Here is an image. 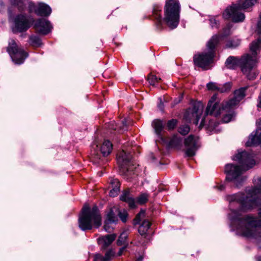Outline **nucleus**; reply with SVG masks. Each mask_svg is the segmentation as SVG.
Returning <instances> with one entry per match:
<instances>
[{
  "label": "nucleus",
  "mask_w": 261,
  "mask_h": 261,
  "mask_svg": "<svg viewBox=\"0 0 261 261\" xmlns=\"http://www.w3.org/2000/svg\"><path fill=\"white\" fill-rule=\"evenodd\" d=\"M246 193L227 196L229 218L241 236L261 241V179L258 187Z\"/></svg>",
  "instance_id": "f257e3e1"
},
{
  "label": "nucleus",
  "mask_w": 261,
  "mask_h": 261,
  "mask_svg": "<svg viewBox=\"0 0 261 261\" xmlns=\"http://www.w3.org/2000/svg\"><path fill=\"white\" fill-rule=\"evenodd\" d=\"M232 160L237 161L240 166L233 164L226 165V180L233 181L236 186L239 187L246 179V177L242 175L243 172L252 168L255 164L254 155L246 151L238 150V153L232 156Z\"/></svg>",
  "instance_id": "f03ea898"
},
{
  "label": "nucleus",
  "mask_w": 261,
  "mask_h": 261,
  "mask_svg": "<svg viewBox=\"0 0 261 261\" xmlns=\"http://www.w3.org/2000/svg\"><path fill=\"white\" fill-rule=\"evenodd\" d=\"M261 49V38L258 37L250 44V54H246L241 57V69L242 72L249 80H254L257 73L252 69L257 62V55Z\"/></svg>",
  "instance_id": "7ed1b4c3"
},
{
  "label": "nucleus",
  "mask_w": 261,
  "mask_h": 261,
  "mask_svg": "<svg viewBox=\"0 0 261 261\" xmlns=\"http://www.w3.org/2000/svg\"><path fill=\"white\" fill-rule=\"evenodd\" d=\"M101 224V217L97 206L94 205L91 208L88 205H84L79 218L80 228L85 231L92 228H97Z\"/></svg>",
  "instance_id": "20e7f679"
},
{
  "label": "nucleus",
  "mask_w": 261,
  "mask_h": 261,
  "mask_svg": "<svg viewBox=\"0 0 261 261\" xmlns=\"http://www.w3.org/2000/svg\"><path fill=\"white\" fill-rule=\"evenodd\" d=\"M218 44V37L213 36L207 43V50L195 55L193 57L195 65L204 70L208 69L210 64L213 62L215 53V48Z\"/></svg>",
  "instance_id": "39448f33"
},
{
  "label": "nucleus",
  "mask_w": 261,
  "mask_h": 261,
  "mask_svg": "<svg viewBox=\"0 0 261 261\" xmlns=\"http://www.w3.org/2000/svg\"><path fill=\"white\" fill-rule=\"evenodd\" d=\"M256 0H238L236 4L227 8L223 13L225 19H231L234 22L243 21L245 19L244 14L240 10L247 9L256 3Z\"/></svg>",
  "instance_id": "423d86ee"
},
{
  "label": "nucleus",
  "mask_w": 261,
  "mask_h": 261,
  "mask_svg": "<svg viewBox=\"0 0 261 261\" xmlns=\"http://www.w3.org/2000/svg\"><path fill=\"white\" fill-rule=\"evenodd\" d=\"M180 7L178 0H167L163 19L171 29L176 28L179 21Z\"/></svg>",
  "instance_id": "0eeeda50"
},
{
  "label": "nucleus",
  "mask_w": 261,
  "mask_h": 261,
  "mask_svg": "<svg viewBox=\"0 0 261 261\" xmlns=\"http://www.w3.org/2000/svg\"><path fill=\"white\" fill-rule=\"evenodd\" d=\"M93 150H91V160L94 164H100L102 159L101 155L98 152L97 149L100 150L101 153L103 156L109 155L113 150V144L108 140H105L100 145V147L98 145L93 146Z\"/></svg>",
  "instance_id": "6e6552de"
},
{
  "label": "nucleus",
  "mask_w": 261,
  "mask_h": 261,
  "mask_svg": "<svg viewBox=\"0 0 261 261\" xmlns=\"http://www.w3.org/2000/svg\"><path fill=\"white\" fill-rule=\"evenodd\" d=\"M225 105V101L220 103L218 100L217 95H214L209 100L207 104L205 113L206 115H213L218 117L221 114L223 113V111H228L231 109H224L223 108Z\"/></svg>",
  "instance_id": "1a4fd4ad"
},
{
  "label": "nucleus",
  "mask_w": 261,
  "mask_h": 261,
  "mask_svg": "<svg viewBox=\"0 0 261 261\" xmlns=\"http://www.w3.org/2000/svg\"><path fill=\"white\" fill-rule=\"evenodd\" d=\"M7 51L11 57L13 61L17 64H22L28 56L27 53L23 49L18 47L13 39H11L9 42Z\"/></svg>",
  "instance_id": "9d476101"
},
{
  "label": "nucleus",
  "mask_w": 261,
  "mask_h": 261,
  "mask_svg": "<svg viewBox=\"0 0 261 261\" xmlns=\"http://www.w3.org/2000/svg\"><path fill=\"white\" fill-rule=\"evenodd\" d=\"M132 158L131 154L126 152L123 149L117 154V160L120 171L126 176L129 172Z\"/></svg>",
  "instance_id": "9b49d317"
},
{
  "label": "nucleus",
  "mask_w": 261,
  "mask_h": 261,
  "mask_svg": "<svg viewBox=\"0 0 261 261\" xmlns=\"http://www.w3.org/2000/svg\"><path fill=\"white\" fill-rule=\"evenodd\" d=\"M185 145L186 148L185 151L186 155L188 156H194L200 146L199 138L193 135H190L185 139Z\"/></svg>",
  "instance_id": "f8f14e48"
},
{
  "label": "nucleus",
  "mask_w": 261,
  "mask_h": 261,
  "mask_svg": "<svg viewBox=\"0 0 261 261\" xmlns=\"http://www.w3.org/2000/svg\"><path fill=\"white\" fill-rule=\"evenodd\" d=\"M202 112L201 107L194 106L192 109H189L186 111L184 119L187 122L193 121V123L197 125Z\"/></svg>",
  "instance_id": "ddd939ff"
},
{
  "label": "nucleus",
  "mask_w": 261,
  "mask_h": 261,
  "mask_svg": "<svg viewBox=\"0 0 261 261\" xmlns=\"http://www.w3.org/2000/svg\"><path fill=\"white\" fill-rule=\"evenodd\" d=\"M29 9L30 12H34L37 15L48 16L51 12L50 7L43 3H39L37 5L30 2L29 3Z\"/></svg>",
  "instance_id": "4468645a"
},
{
  "label": "nucleus",
  "mask_w": 261,
  "mask_h": 261,
  "mask_svg": "<svg viewBox=\"0 0 261 261\" xmlns=\"http://www.w3.org/2000/svg\"><path fill=\"white\" fill-rule=\"evenodd\" d=\"M247 87H242L237 90L234 92V97L228 101H225L224 109H233L239 102L245 97V91Z\"/></svg>",
  "instance_id": "2eb2a0df"
},
{
  "label": "nucleus",
  "mask_w": 261,
  "mask_h": 261,
  "mask_svg": "<svg viewBox=\"0 0 261 261\" xmlns=\"http://www.w3.org/2000/svg\"><path fill=\"white\" fill-rule=\"evenodd\" d=\"M257 128L249 136L248 140L246 143V146H251L259 145L261 146V119L256 120Z\"/></svg>",
  "instance_id": "dca6fc26"
},
{
  "label": "nucleus",
  "mask_w": 261,
  "mask_h": 261,
  "mask_svg": "<svg viewBox=\"0 0 261 261\" xmlns=\"http://www.w3.org/2000/svg\"><path fill=\"white\" fill-rule=\"evenodd\" d=\"M34 27L37 33L42 35L48 34L53 29L50 22L44 18L37 20L34 24Z\"/></svg>",
  "instance_id": "f3484780"
},
{
  "label": "nucleus",
  "mask_w": 261,
  "mask_h": 261,
  "mask_svg": "<svg viewBox=\"0 0 261 261\" xmlns=\"http://www.w3.org/2000/svg\"><path fill=\"white\" fill-rule=\"evenodd\" d=\"M33 19L28 18L24 15H18L15 19V27L16 29L20 32L27 31L30 26Z\"/></svg>",
  "instance_id": "a211bd4d"
},
{
  "label": "nucleus",
  "mask_w": 261,
  "mask_h": 261,
  "mask_svg": "<svg viewBox=\"0 0 261 261\" xmlns=\"http://www.w3.org/2000/svg\"><path fill=\"white\" fill-rule=\"evenodd\" d=\"M118 221L117 217L115 214L113 210L111 209L107 214L104 225L105 230L107 232H111L113 229V227L112 225L116 223Z\"/></svg>",
  "instance_id": "6ab92c4d"
},
{
  "label": "nucleus",
  "mask_w": 261,
  "mask_h": 261,
  "mask_svg": "<svg viewBox=\"0 0 261 261\" xmlns=\"http://www.w3.org/2000/svg\"><path fill=\"white\" fill-rule=\"evenodd\" d=\"M206 87L209 90H217L221 93H224L230 89L231 84L227 83L223 85H220L216 83L210 82L207 84Z\"/></svg>",
  "instance_id": "aec40b11"
},
{
  "label": "nucleus",
  "mask_w": 261,
  "mask_h": 261,
  "mask_svg": "<svg viewBox=\"0 0 261 261\" xmlns=\"http://www.w3.org/2000/svg\"><path fill=\"white\" fill-rule=\"evenodd\" d=\"M121 200L128 203L131 208L135 207V202L134 199L130 196L129 190H125L120 197Z\"/></svg>",
  "instance_id": "412c9836"
},
{
  "label": "nucleus",
  "mask_w": 261,
  "mask_h": 261,
  "mask_svg": "<svg viewBox=\"0 0 261 261\" xmlns=\"http://www.w3.org/2000/svg\"><path fill=\"white\" fill-rule=\"evenodd\" d=\"M110 184L112 189L110 191V195L112 197L116 196L118 195L120 191V182L117 179H112Z\"/></svg>",
  "instance_id": "4be33fe9"
},
{
  "label": "nucleus",
  "mask_w": 261,
  "mask_h": 261,
  "mask_svg": "<svg viewBox=\"0 0 261 261\" xmlns=\"http://www.w3.org/2000/svg\"><path fill=\"white\" fill-rule=\"evenodd\" d=\"M241 58L239 59L237 57L230 56L226 61V66L229 69H235L239 65L241 67Z\"/></svg>",
  "instance_id": "5701e85b"
},
{
  "label": "nucleus",
  "mask_w": 261,
  "mask_h": 261,
  "mask_svg": "<svg viewBox=\"0 0 261 261\" xmlns=\"http://www.w3.org/2000/svg\"><path fill=\"white\" fill-rule=\"evenodd\" d=\"M113 255V251L111 250L108 251L105 256H102L100 254H96L94 255V261H110Z\"/></svg>",
  "instance_id": "b1692460"
},
{
  "label": "nucleus",
  "mask_w": 261,
  "mask_h": 261,
  "mask_svg": "<svg viewBox=\"0 0 261 261\" xmlns=\"http://www.w3.org/2000/svg\"><path fill=\"white\" fill-rule=\"evenodd\" d=\"M152 125L154 129L155 134L159 137H161V133L164 127L162 121L159 119L154 120L152 122Z\"/></svg>",
  "instance_id": "393cba45"
},
{
  "label": "nucleus",
  "mask_w": 261,
  "mask_h": 261,
  "mask_svg": "<svg viewBox=\"0 0 261 261\" xmlns=\"http://www.w3.org/2000/svg\"><path fill=\"white\" fill-rule=\"evenodd\" d=\"M150 225L151 223L148 220H144L138 228L139 233L141 236L145 234L147 232L148 229L149 228Z\"/></svg>",
  "instance_id": "a878e982"
},
{
  "label": "nucleus",
  "mask_w": 261,
  "mask_h": 261,
  "mask_svg": "<svg viewBox=\"0 0 261 261\" xmlns=\"http://www.w3.org/2000/svg\"><path fill=\"white\" fill-rule=\"evenodd\" d=\"M116 234H108L102 237L100 241L103 243V247H107L109 246L116 239Z\"/></svg>",
  "instance_id": "bb28decb"
},
{
  "label": "nucleus",
  "mask_w": 261,
  "mask_h": 261,
  "mask_svg": "<svg viewBox=\"0 0 261 261\" xmlns=\"http://www.w3.org/2000/svg\"><path fill=\"white\" fill-rule=\"evenodd\" d=\"M128 237V233L126 231H123L121 233L119 236L118 240H117V245L118 246H121L122 245H124L127 246L128 245L127 242H126V239Z\"/></svg>",
  "instance_id": "cd10ccee"
},
{
  "label": "nucleus",
  "mask_w": 261,
  "mask_h": 261,
  "mask_svg": "<svg viewBox=\"0 0 261 261\" xmlns=\"http://www.w3.org/2000/svg\"><path fill=\"white\" fill-rule=\"evenodd\" d=\"M182 141V139L178 137L177 135H175L169 142V145L172 147H176L179 146Z\"/></svg>",
  "instance_id": "c85d7f7f"
},
{
  "label": "nucleus",
  "mask_w": 261,
  "mask_h": 261,
  "mask_svg": "<svg viewBox=\"0 0 261 261\" xmlns=\"http://www.w3.org/2000/svg\"><path fill=\"white\" fill-rule=\"evenodd\" d=\"M240 42L239 39H232L227 42L226 46L227 48H235L240 44Z\"/></svg>",
  "instance_id": "c756f323"
},
{
  "label": "nucleus",
  "mask_w": 261,
  "mask_h": 261,
  "mask_svg": "<svg viewBox=\"0 0 261 261\" xmlns=\"http://www.w3.org/2000/svg\"><path fill=\"white\" fill-rule=\"evenodd\" d=\"M231 27H232V26H231L230 24H227V26H226V27H225L223 29L222 35H221V36L215 35L214 36H217L218 37V42L223 38L226 37L230 34V33H231L230 30H231Z\"/></svg>",
  "instance_id": "7c9ffc66"
},
{
  "label": "nucleus",
  "mask_w": 261,
  "mask_h": 261,
  "mask_svg": "<svg viewBox=\"0 0 261 261\" xmlns=\"http://www.w3.org/2000/svg\"><path fill=\"white\" fill-rule=\"evenodd\" d=\"M233 109H231L228 111H223L224 112L228 113L224 114V116L222 119V121L225 123H228L230 122L233 116V112L232 111Z\"/></svg>",
  "instance_id": "2f4dec72"
},
{
  "label": "nucleus",
  "mask_w": 261,
  "mask_h": 261,
  "mask_svg": "<svg viewBox=\"0 0 261 261\" xmlns=\"http://www.w3.org/2000/svg\"><path fill=\"white\" fill-rule=\"evenodd\" d=\"M161 80L160 78H158L156 75L152 74L151 73L148 75L147 78L149 84L152 86H154L155 84L158 83Z\"/></svg>",
  "instance_id": "473e14b6"
},
{
  "label": "nucleus",
  "mask_w": 261,
  "mask_h": 261,
  "mask_svg": "<svg viewBox=\"0 0 261 261\" xmlns=\"http://www.w3.org/2000/svg\"><path fill=\"white\" fill-rule=\"evenodd\" d=\"M10 2L12 5H17L20 10H22L25 0H10Z\"/></svg>",
  "instance_id": "72a5a7b5"
},
{
  "label": "nucleus",
  "mask_w": 261,
  "mask_h": 261,
  "mask_svg": "<svg viewBox=\"0 0 261 261\" xmlns=\"http://www.w3.org/2000/svg\"><path fill=\"white\" fill-rule=\"evenodd\" d=\"M148 195L146 193L141 194L137 198V202L142 204L146 202L148 200Z\"/></svg>",
  "instance_id": "f704fd0d"
},
{
  "label": "nucleus",
  "mask_w": 261,
  "mask_h": 261,
  "mask_svg": "<svg viewBox=\"0 0 261 261\" xmlns=\"http://www.w3.org/2000/svg\"><path fill=\"white\" fill-rule=\"evenodd\" d=\"M30 43L34 46H39L41 44L40 39L36 36H31L30 37Z\"/></svg>",
  "instance_id": "c9c22d12"
},
{
  "label": "nucleus",
  "mask_w": 261,
  "mask_h": 261,
  "mask_svg": "<svg viewBox=\"0 0 261 261\" xmlns=\"http://www.w3.org/2000/svg\"><path fill=\"white\" fill-rule=\"evenodd\" d=\"M189 131L190 127L189 125L187 124L181 125L178 128V132L182 135H187L189 132Z\"/></svg>",
  "instance_id": "e433bc0d"
},
{
  "label": "nucleus",
  "mask_w": 261,
  "mask_h": 261,
  "mask_svg": "<svg viewBox=\"0 0 261 261\" xmlns=\"http://www.w3.org/2000/svg\"><path fill=\"white\" fill-rule=\"evenodd\" d=\"M118 216L123 222H126L128 217V214L126 210H123L122 211H119Z\"/></svg>",
  "instance_id": "4c0bfd02"
},
{
  "label": "nucleus",
  "mask_w": 261,
  "mask_h": 261,
  "mask_svg": "<svg viewBox=\"0 0 261 261\" xmlns=\"http://www.w3.org/2000/svg\"><path fill=\"white\" fill-rule=\"evenodd\" d=\"M145 215V211L143 210H141L139 214L137 215L135 219H134V223L135 224H138L141 219L142 217H144Z\"/></svg>",
  "instance_id": "58836bf2"
},
{
  "label": "nucleus",
  "mask_w": 261,
  "mask_h": 261,
  "mask_svg": "<svg viewBox=\"0 0 261 261\" xmlns=\"http://www.w3.org/2000/svg\"><path fill=\"white\" fill-rule=\"evenodd\" d=\"M210 24L212 28H218L219 25V22L217 20L215 17H213L210 19Z\"/></svg>",
  "instance_id": "ea45409f"
},
{
  "label": "nucleus",
  "mask_w": 261,
  "mask_h": 261,
  "mask_svg": "<svg viewBox=\"0 0 261 261\" xmlns=\"http://www.w3.org/2000/svg\"><path fill=\"white\" fill-rule=\"evenodd\" d=\"M177 124V120L176 119H171L167 123V127L169 129H173Z\"/></svg>",
  "instance_id": "a19ab883"
},
{
  "label": "nucleus",
  "mask_w": 261,
  "mask_h": 261,
  "mask_svg": "<svg viewBox=\"0 0 261 261\" xmlns=\"http://www.w3.org/2000/svg\"><path fill=\"white\" fill-rule=\"evenodd\" d=\"M255 32L258 34H261V14L259 15V20L257 22Z\"/></svg>",
  "instance_id": "79ce46f5"
},
{
  "label": "nucleus",
  "mask_w": 261,
  "mask_h": 261,
  "mask_svg": "<svg viewBox=\"0 0 261 261\" xmlns=\"http://www.w3.org/2000/svg\"><path fill=\"white\" fill-rule=\"evenodd\" d=\"M154 17L158 20L159 23H161L162 21L161 14L160 13H158V12H156L154 13Z\"/></svg>",
  "instance_id": "37998d69"
},
{
  "label": "nucleus",
  "mask_w": 261,
  "mask_h": 261,
  "mask_svg": "<svg viewBox=\"0 0 261 261\" xmlns=\"http://www.w3.org/2000/svg\"><path fill=\"white\" fill-rule=\"evenodd\" d=\"M159 100L160 101V103L158 105V108L161 110L163 111L164 109V105L162 101V99L161 98H159Z\"/></svg>",
  "instance_id": "c03bdc74"
},
{
  "label": "nucleus",
  "mask_w": 261,
  "mask_h": 261,
  "mask_svg": "<svg viewBox=\"0 0 261 261\" xmlns=\"http://www.w3.org/2000/svg\"><path fill=\"white\" fill-rule=\"evenodd\" d=\"M217 126V124L215 122L214 124L212 121H210L208 126L212 128H215Z\"/></svg>",
  "instance_id": "a18cd8bd"
},
{
  "label": "nucleus",
  "mask_w": 261,
  "mask_h": 261,
  "mask_svg": "<svg viewBox=\"0 0 261 261\" xmlns=\"http://www.w3.org/2000/svg\"><path fill=\"white\" fill-rule=\"evenodd\" d=\"M126 246H125L122 248H121L118 252V255L120 256L122 255L123 252L124 251V250L125 249Z\"/></svg>",
  "instance_id": "49530a36"
},
{
  "label": "nucleus",
  "mask_w": 261,
  "mask_h": 261,
  "mask_svg": "<svg viewBox=\"0 0 261 261\" xmlns=\"http://www.w3.org/2000/svg\"><path fill=\"white\" fill-rule=\"evenodd\" d=\"M205 119H202L201 120V121L200 122V124L199 125L200 127H202L204 125H205Z\"/></svg>",
  "instance_id": "de8ad7c7"
},
{
  "label": "nucleus",
  "mask_w": 261,
  "mask_h": 261,
  "mask_svg": "<svg viewBox=\"0 0 261 261\" xmlns=\"http://www.w3.org/2000/svg\"><path fill=\"white\" fill-rule=\"evenodd\" d=\"M258 107L261 108V92L260 94L258 97Z\"/></svg>",
  "instance_id": "09e8293b"
},
{
  "label": "nucleus",
  "mask_w": 261,
  "mask_h": 261,
  "mask_svg": "<svg viewBox=\"0 0 261 261\" xmlns=\"http://www.w3.org/2000/svg\"><path fill=\"white\" fill-rule=\"evenodd\" d=\"M218 188L220 191H223L225 189L224 185H221V186L218 187Z\"/></svg>",
  "instance_id": "8fccbe9b"
},
{
  "label": "nucleus",
  "mask_w": 261,
  "mask_h": 261,
  "mask_svg": "<svg viewBox=\"0 0 261 261\" xmlns=\"http://www.w3.org/2000/svg\"><path fill=\"white\" fill-rule=\"evenodd\" d=\"M143 257L142 256H140L136 261H142Z\"/></svg>",
  "instance_id": "3c124183"
},
{
  "label": "nucleus",
  "mask_w": 261,
  "mask_h": 261,
  "mask_svg": "<svg viewBox=\"0 0 261 261\" xmlns=\"http://www.w3.org/2000/svg\"><path fill=\"white\" fill-rule=\"evenodd\" d=\"M257 260L258 261H261V257H257Z\"/></svg>",
  "instance_id": "603ef678"
},
{
  "label": "nucleus",
  "mask_w": 261,
  "mask_h": 261,
  "mask_svg": "<svg viewBox=\"0 0 261 261\" xmlns=\"http://www.w3.org/2000/svg\"><path fill=\"white\" fill-rule=\"evenodd\" d=\"M163 190V189L159 188V190H158V191H159V192H161Z\"/></svg>",
  "instance_id": "864d4df0"
}]
</instances>
